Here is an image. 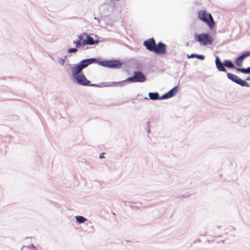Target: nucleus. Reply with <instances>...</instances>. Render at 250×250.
<instances>
[{
  "mask_svg": "<svg viewBox=\"0 0 250 250\" xmlns=\"http://www.w3.org/2000/svg\"><path fill=\"white\" fill-rule=\"evenodd\" d=\"M200 19L205 21L208 26L212 28L215 25V21L213 19V17H199Z\"/></svg>",
  "mask_w": 250,
  "mask_h": 250,
  "instance_id": "nucleus-8",
  "label": "nucleus"
},
{
  "mask_svg": "<svg viewBox=\"0 0 250 250\" xmlns=\"http://www.w3.org/2000/svg\"><path fill=\"white\" fill-rule=\"evenodd\" d=\"M104 153H102L100 155V158H104Z\"/></svg>",
  "mask_w": 250,
  "mask_h": 250,
  "instance_id": "nucleus-24",
  "label": "nucleus"
},
{
  "mask_svg": "<svg viewBox=\"0 0 250 250\" xmlns=\"http://www.w3.org/2000/svg\"><path fill=\"white\" fill-rule=\"evenodd\" d=\"M215 63L216 67L219 71L226 72V69L224 66L223 64L221 62L218 57H216V58Z\"/></svg>",
  "mask_w": 250,
  "mask_h": 250,
  "instance_id": "nucleus-9",
  "label": "nucleus"
},
{
  "mask_svg": "<svg viewBox=\"0 0 250 250\" xmlns=\"http://www.w3.org/2000/svg\"><path fill=\"white\" fill-rule=\"evenodd\" d=\"M78 38H80V41H82L81 44H82V47H84V46L87 44L86 43V36H84V33L78 36Z\"/></svg>",
  "mask_w": 250,
  "mask_h": 250,
  "instance_id": "nucleus-12",
  "label": "nucleus"
},
{
  "mask_svg": "<svg viewBox=\"0 0 250 250\" xmlns=\"http://www.w3.org/2000/svg\"><path fill=\"white\" fill-rule=\"evenodd\" d=\"M84 36L86 37V42L87 44L89 45H93L95 43H97L98 42V41L94 40L93 38L87 35V34L84 33Z\"/></svg>",
  "mask_w": 250,
  "mask_h": 250,
  "instance_id": "nucleus-10",
  "label": "nucleus"
},
{
  "mask_svg": "<svg viewBox=\"0 0 250 250\" xmlns=\"http://www.w3.org/2000/svg\"><path fill=\"white\" fill-rule=\"evenodd\" d=\"M227 76L228 78L231 80L232 81L235 82V83L240 85L242 86H248L249 84L247 82L245 81L242 80L240 78L237 77L236 75L228 73Z\"/></svg>",
  "mask_w": 250,
  "mask_h": 250,
  "instance_id": "nucleus-7",
  "label": "nucleus"
},
{
  "mask_svg": "<svg viewBox=\"0 0 250 250\" xmlns=\"http://www.w3.org/2000/svg\"><path fill=\"white\" fill-rule=\"evenodd\" d=\"M127 81L124 80L122 81L116 82H112L109 84L105 85L106 86H123L125 83Z\"/></svg>",
  "mask_w": 250,
  "mask_h": 250,
  "instance_id": "nucleus-11",
  "label": "nucleus"
},
{
  "mask_svg": "<svg viewBox=\"0 0 250 250\" xmlns=\"http://www.w3.org/2000/svg\"><path fill=\"white\" fill-rule=\"evenodd\" d=\"M237 70L244 73H250V67H249L247 68H237Z\"/></svg>",
  "mask_w": 250,
  "mask_h": 250,
  "instance_id": "nucleus-17",
  "label": "nucleus"
},
{
  "mask_svg": "<svg viewBox=\"0 0 250 250\" xmlns=\"http://www.w3.org/2000/svg\"><path fill=\"white\" fill-rule=\"evenodd\" d=\"M244 59L241 56H240L239 57H238L236 61V65L239 66H241L242 65V63L243 62Z\"/></svg>",
  "mask_w": 250,
  "mask_h": 250,
  "instance_id": "nucleus-16",
  "label": "nucleus"
},
{
  "mask_svg": "<svg viewBox=\"0 0 250 250\" xmlns=\"http://www.w3.org/2000/svg\"><path fill=\"white\" fill-rule=\"evenodd\" d=\"M76 219L79 223H83L86 221V219L82 216H76Z\"/></svg>",
  "mask_w": 250,
  "mask_h": 250,
  "instance_id": "nucleus-15",
  "label": "nucleus"
},
{
  "mask_svg": "<svg viewBox=\"0 0 250 250\" xmlns=\"http://www.w3.org/2000/svg\"><path fill=\"white\" fill-rule=\"evenodd\" d=\"M77 51V49L76 48H71L68 49V52L69 53H75V52H76Z\"/></svg>",
  "mask_w": 250,
  "mask_h": 250,
  "instance_id": "nucleus-21",
  "label": "nucleus"
},
{
  "mask_svg": "<svg viewBox=\"0 0 250 250\" xmlns=\"http://www.w3.org/2000/svg\"><path fill=\"white\" fill-rule=\"evenodd\" d=\"M134 75L126 79V81L131 83H143L146 81L145 76L141 72L134 71Z\"/></svg>",
  "mask_w": 250,
  "mask_h": 250,
  "instance_id": "nucleus-5",
  "label": "nucleus"
},
{
  "mask_svg": "<svg viewBox=\"0 0 250 250\" xmlns=\"http://www.w3.org/2000/svg\"><path fill=\"white\" fill-rule=\"evenodd\" d=\"M21 250H38L36 247L34 246L33 244L29 245V246H23Z\"/></svg>",
  "mask_w": 250,
  "mask_h": 250,
  "instance_id": "nucleus-13",
  "label": "nucleus"
},
{
  "mask_svg": "<svg viewBox=\"0 0 250 250\" xmlns=\"http://www.w3.org/2000/svg\"><path fill=\"white\" fill-rule=\"evenodd\" d=\"M194 38L196 41L199 42L201 45H206L211 44L213 43V38L207 33L200 35L195 34Z\"/></svg>",
  "mask_w": 250,
  "mask_h": 250,
  "instance_id": "nucleus-4",
  "label": "nucleus"
},
{
  "mask_svg": "<svg viewBox=\"0 0 250 250\" xmlns=\"http://www.w3.org/2000/svg\"><path fill=\"white\" fill-rule=\"evenodd\" d=\"M97 59L91 58L82 60L79 63L75 64L71 69L72 77L80 84L84 86H91L99 87L96 84H90L83 73L82 72L83 69L86 67L88 65L93 63H98Z\"/></svg>",
  "mask_w": 250,
  "mask_h": 250,
  "instance_id": "nucleus-1",
  "label": "nucleus"
},
{
  "mask_svg": "<svg viewBox=\"0 0 250 250\" xmlns=\"http://www.w3.org/2000/svg\"><path fill=\"white\" fill-rule=\"evenodd\" d=\"M198 16H211L210 14H209L208 15L207 14V13L204 10H202L199 12L198 13Z\"/></svg>",
  "mask_w": 250,
  "mask_h": 250,
  "instance_id": "nucleus-19",
  "label": "nucleus"
},
{
  "mask_svg": "<svg viewBox=\"0 0 250 250\" xmlns=\"http://www.w3.org/2000/svg\"><path fill=\"white\" fill-rule=\"evenodd\" d=\"M81 42L82 41H80V38H78L76 41L73 42V43L75 44V46L77 48H79L82 47Z\"/></svg>",
  "mask_w": 250,
  "mask_h": 250,
  "instance_id": "nucleus-18",
  "label": "nucleus"
},
{
  "mask_svg": "<svg viewBox=\"0 0 250 250\" xmlns=\"http://www.w3.org/2000/svg\"><path fill=\"white\" fill-rule=\"evenodd\" d=\"M60 63L62 64V65H63V63H64V60H60Z\"/></svg>",
  "mask_w": 250,
  "mask_h": 250,
  "instance_id": "nucleus-25",
  "label": "nucleus"
},
{
  "mask_svg": "<svg viewBox=\"0 0 250 250\" xmlns=\"http://www.w3.org/2000/svg\"><path fill=\"white\" fill-rule=\"evenodd\" d=\"M242 57H243L244 59L247 57L250 56V51H248L245 52L241 55Z\"/></svg>",
  "mask_w": 250,
  "mask_h": 250,
  "instance_id": "nucleus-20",
  "label": "nucleus"
},
{
  "mask_svg": "<svg viewBox=\"0 0 250 250\" xmlns=\"http://www.w3.org/2000/svg\"><path fill=\"white\" fill-rule=\"evenodd\" d=\"M197 54H192L190 55H188V58H196Z\"/></svg>",
  "mask_w": 250,
  "mask_h": 250,
  "instance_id": "nucleus-23",
  "label": "nucleus"
},
{
  "mask_svg": "<svg viewBox=\"0 0 250 250\" xmlns=\"http://www.w3.org/2000/svg\"><path fill=\"white\" fill-rule=\"evenodd\" d=\"M98 63L104 66L115 68H120L122 65V63L117 60L100 62Z\"/></svg>",
  "mask_w": 250,
  "mask_h": 250,
  "instance_id": "nucleus-6",
  "label": "nucleus"
},
{
  "mask_svg": "<svg viewBox=\"0 0 250 250\" xmlns=\"http://www.w3.org/2000/svg\"><path fill=\"white\" fill-rule=\"evenodd\" d=\"M143 45L146 48L150 51H153L156 54H165L167 52V46L162 42H160L157 45L153 38L145 40Z\"/></svg>",
  "mask_w": 250,
  "mask_h": 250,
  "instance_id": "nucleus-2",
  "label": "nucleus"
},
{
  "mask_svg": "<svg viewBox=\"0 0 250 250\" xmlns=\"http://www.w3.org/2000/svg\"><path fill=\"white\" fill-rule=\"evenodd\" d=\"M178 90V87H175L171 90H170L168 92L166 93L164 95H163L161 97H159V94L157 92L152 93L150 92L148 94V96L149 98L152 100H161L167 99L172 97L174 96Z\"/></svg>",
  "mask_w": 250,
  "mask_h": 250,
  "instance_id": "nucleus-3",
  "label": "nucleus"
},
{
  "mask_svg": "<svg viewBox=\"0 0 250 250\" xmlns=\"http://www.w3.org/2000/svg\"><path fill=\"white\" fill-rule=\"evenodd\" d=\"M196 58L199 59L200 60H204L205 59V56L201 55H197Z\"/></svg>",
  "mask_w": 250,
  "mask_h": 250,
  "instance_id": "nucleus-22",
  "label": "nucleus"
},
{
  "mask_svg": "<svg viewBox=\"0 0 250 250\" xmlns=\"http://www.w3.org/2000/svg\"><path fill=\"white\" fill-rule=\"evenodd\" d=\"M224 65L229 68H234V67L232 62L230 60H225L224 62Z\"/></svg>",
  "mask_w": 250,
  "mask_h": 250,
  "instance_id": "nucleus-14",
  "label": "nucleus"
}]
</instances>
